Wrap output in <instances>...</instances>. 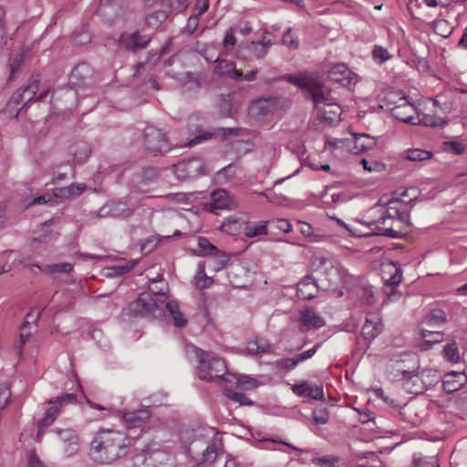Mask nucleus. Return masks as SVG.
Wrapping results in <instances>:
<instances>
[{
    "mask_svg": "<svg viewBox=\"0 0 467 467\" xmlns=\"http://www.w3.org/2000/svg\"><path fill=\"white\" fill-rule=\"evenodd\" d=\"M165 307L172 317L173 325L177 327H184L187 325V319L183 313L180 310L176 301L170 300L166 303Z\"/></svg>",
    "mask_w": 467,
    "mask_h": 467,
    "instance_id": "nucleus-32",
    "label": "nucleus"
},
{
    "mask_svg": "<svg viewBox=\"0 0 467 467\" xmlns=\"http://www.w3.org/2000/svg\"><path fill=\"white\" fill-rule=\"evenodd\" d=\"M224 395L231 400L236 401L241 405H250L252 401L243 393L235 392L231 389H224Z\"/></svg>",
    "mask_w": 467,
    "mask_h": 467,
    "instance_id": "nucleus-51",
    "label": "nucleus"
},
{
    "mask_svg": "<svg viewBox=\"0 0 467 467\" xmlns=\"http://www.w3.org/2000/svg\"><path fill=\"white\" fill-rule=\"evenodd\" d=\"M243 223L240 219L235 217H228L224 219L220 226L222 232L229 235H237L242 231Z\"/></svg>",
    "mask_w": 467,
    "mask_h": 467,
    "instance_id": "nucleus-39",
    "label": "nucleus"
},
{
    "mask_svg": "<svg viewBox=\"0 0 467 467\" xmlns=\"http://www.w3.org/2000/svg\"><path fill=\"white\" fill-rule=\"evenodd\" d=\"M416 124H422L431 128L441 127L446 123L442 118L431 114H422L421 116L416 117Z\"/></svg>",
    "mask_w": 467,
    "mask_h": 467,
    "instance_id": "nucleus-43",
    "label": "nucleus"
},
{
    "mask_svg": "<svg viewBox=\"0 0 467 467\" xmlns=\"http://www.w3.org/2000/svg\"><path fill=\"white\" fill-rule=\"evenodd\" d=\"M465 380L466 377L464 374L455 372L448 373L445 375L443 380V389L448 393L454 392L462 386Z\"/></svg>",
    "mask_w": 467,
    "mask_h": 467,
    "instance_id": "nucleus-29",
    "label": "nucleus"
},
{
    "mask_svg": "<svg viewBox=\"0 0 467 467\" xmlns=\"http://www.w3.org/2000/svg\"><path fill=\"white\" fill-rule=\"evenodd\" d=\"M321 269L320 273L327 276V282L332 285L336 284L338 277V270L333 266L330 260L320 258Z\"/></svg>",
    "mask_w": 467,
    "mask_h": 467,
    "instance_id": "nucleus-41",
    "label": "nucleus"
},
{
    "mask_svg": "<svg viewBox=\"0 0 467 467\" xmlns=\"http://www.w3.org/2000/svg\"><path fill=\"white\" fill-rule=\"evenodd\" d=\"M445 147L447 150H450L454 154H462L465 150L462 143L454 140L445 142Z\"/></svg>",
    "mask_w": 467,
    "mask_h": 467,
    "instance_id": "nucleus-61",
    "label": "nucleus"
},
{
    "mask_svg": "<svg viewBox=\"0 0 467 467\" xmlns=\"http://www.w3.org/2000/svg\"><path fill=\"white\" fill-rule=\"evenodd\" d=\"M77 402V395L73 393H66L62 394L59 397H57L55 400H50L48 404H56L57 407H62L63 405L74 404Z\"/></svg>",
    "mask_w": 467,
    "mask_h": 467,
    "instance_id": "nucleus-50",
    "label": "nucleus"
},
{
    "mask_svg": "<svg viewBox=\"0 0 467 467\" xmlns=\"http://www.w3.org/2000/svg\"><path fill=\"white\" fill-rule=\"evenodd\" d=\"M380 329L381 323L379 318L370 319L367 317L361 329V335L365 339L372 340L379 334Z\"/></svg>",
    "mask_w": 467,
    "mask_h": 467,
    "instance_id": "nucleus-30",
    "label": "nucleus"
},
{
    "mask_svg": "<svg viewBox=\"0 0 467 467\" xmlns=\"http://www.w3.org/2000/svg\"><path fill=\"white\" fill-rule=\"evenodd\" d=\"M361 299L368 306H372L376 302L375 294L372 286H364L361 289Z\"/></svg>",
    "mask_w": 467,
    "mask_h": 467,
    "instance_id": "nucleus-56",
    "label": "nucleus"
},
{
    "mask_svg": "<svg viewBox=\"0 0 467 467\" xmlns=\"http://www.w3.org/2000/svg\"><path fill=\"white\" fill-rule=\"evenodd\" d=\"M173 172L180 180H191L206 173V166L202 159L192 158L173 165Z\"/></svg>",
    "mask_w": 467,
    "mask_h": 467,
    "instance_id": "nucleus-8",
    "label": "nucleus"
},
{
    "mask_svg": "<svg viewBox=\"0 0 467 467\" xmlns=\"http://www.w3.org/2000/svg\"><path fill=\"white\" fill-rule=\"evenodd\" d=\"M130 440L119 431L103 430L99 431L90 443V451L101 463L109 464L125 456L130 449Z\"/></svg>",
    "mask_w": 467,
    "mask_h": 467,
    "instance_id": "nucleus-2",
    "label": "nucleus"
},
{
    "mask_svg": "<svg viewBox=\"0 0 467 467\" xmlns=\"http://www.w3.org/2000/svg\"><path fill=\"white\" fill-rule=\"evenodd\" d=\"M168 16L169 11L158 10L149 14L145 18V22L148 26L151 28H158L168 18Z\"/></svg>",
    "mask_w": 467,
    "mask_h": 467,
    "instance_id": "nucleus-42",
    "label": "nucleus"
},
{
    "mask_svg": "<svg viewBox=\"0 0 467 467\" xmlns=\"http://www.w3.org/2000/svg\"><path fill=\"white\" fill-rule=\"evenodd\" d=\"M320 346H321V344L318 343L314 348L307 349V350L293 357L295 361H296V364L298 365L299 363L312 358L317 353V351L320 348Z\"/></svg>",
    "mask_w": 467,
    "mask_h": 467,
    "instance_id": "nucleus-57",
    "label": "nucleus"
},
{
    "mask_svg": "<svg viewBox=\"0 0 467 467\" xmlns=\"http://www.w3.org/2000/svg\"><path fill=\"white\" fill-rule=\"evenodd\" d=\"M171 462L172 457L168 451L154 445L134 457L133 467H167Z\"/></svg>",
    "mask_w": 467,
    "mask_h": 467,
    "instance_id": "nucleus-5",
    "label": "nucleus"
},
{
    "mask_svg": "<svg viewBox=\"0 0 467 467\" xmlns=\"http://www.w3.org/2000/svg\"><path fill=\"white\" fill-rule=\"evenodd\" d=\"M369 226H374L372 230L376 235H384L391 238H400L404 234L400 224L395 221L388 220L387 217L379 215V217L370 223Z\"/></svg>",
    "mask_w": 467,
    "mask_h": 467,
    "instance_id": "nucleus-9",
    "label": "nucleus"
},
{
    "mask_svg": "<svg viewBox=\"0 0 467 467\" xmlns=\"http://www.w3.org/2000/svg\"><path fill=\"white\" fill-rule=\"evenodd\" d=\"M132 214V210L130 209L127 203L123 202H109L103 205L97 213L99 218H127Z\"/></svg>",
    "mask_w": 467,
    "mask_h": 467,
    "instance_id": "nucleus-17",
    "label": "nucleus"
},
{
    "mask_svg": "<svg viewBox=\"0 0 467 467\" xmlns=\"http://www.w3.org/2000/svg\"><path fill=\"white\" fill-rule=\"evenodd\" d=\"M142 142L145 150L153 155L168 151L171 148L166 134L153 126L144 130Z\"/></svg>",
    "mask_w": 467,
    "mask_h": 467,
    "instance_id": "nucleus-7",
    "label": "nucleus"
},
{
    "mask_svg": "<svg viewBox=\"0 0 467 467\" xmlns=\"http://www.w3.org/2000/svg\"><path fill=\"white\" fill-rule=\"evenodd\" d=\"M135 265H136L135 260L127 262L124 265H117L112 268L113 274H111L110 275H122L131 271Z\"/></svg>",
    "mask_w": 467,
    "mask_h": 467,
    "instance_id": "nucleus-58",
    "label": "nucleus"
},
{
    "mask_svg": "<svg viewBox=\"0 0 467 467\" xmlns=\"http://www.w3.org/2000/svg\"><path fill=\"white\" fill-rule=\"evenodd\" d=\"M327 74L330 80L339 83L348 88H350L358 81L357 75L342 64H338L331 67Z\"/></svg>",
    "mask_w": 467,
    "mask_h": 467,
    "instance_id": "nucleus-16",
    "label": "nucleus"
},
{
    "mask_svg": "<svg viewBox=\"0 0 467 467\" xmlns=\"http://www.w3.org/2000/svg\"><path fill=\"white\" fill-rule=\"evenodd\" d=\"M25 266L29 267L32 271H34V268H37L39 271H44L49 274L69 273L73 268L72 265L69 263L47 265L43 268H41L37 264H25Z\"/></svg>",
    "mask_w": 467,
    "mask_h": 467,
    "instance_id": "nucleus-36",
    "label": "nucleus"
},
{
    "mask_svg": "<svg viewBox=\"0 0 467 467\" xmlns=\"http://www.w3.org/2000/svg\"><path fill=\"white\" fill-rule=\"evenodd\" d=\"M318 287L313 278L309 275L305 276L298 284L296 295L304 300H311L317 296Z\"/></svg>",
    "mask_w": 467,
    "mask_h": 467,
    "instance_id": "nucleus-23",
    "label": "nucleus"
},
{
    "mask_svg": "<svg viewBox=\"0 0 467 467\" xmlns=\"http://www.w3.org/2000/svg\"><path fill=\"white\" fill-rule=\"evenodd\" d=\"M403 203L400 200H390L385 206L380 207V215L387 217L388 220L395 221L401 224L407 216L404 211H401Z\"/></svg>",
    "mask_w": 467,
    "mask_h": 467,
    "instance_id": "nucleus-19",
    "label": "nucleus"
},
{
    "mask_svg": "<svg viewBox=\"0 0 467 467\" xmlns=\"http://www.w3.org/2000/svg\"><path fill=\"white\" fill-rule=\"evenodd\" d=\"M27 103L28 102L26 99L23 91L18 88L16 92L13 93L9 101L7 102V110L10 114L15 112V116H17L19 110L23 109Z\"/></svg>",
    "mask_w": 467,
    "mask_h": 467,
    "instance_id": "nucleus-35",
    "label": "nucleus"
},
{
    "mask_svg": "<svg viewBox=\"0 0 467 467\" xmlns=\"http://www.w3.org/2000/svg\"><path fill=\"white\" fill-rule=\"evenodd\" d=\"M292 390L295 394L303 398H312L316 400H320L324 398L323 387L309 385L307 381H302L299 384L294 385Z\"/></svg>",
    "mask_w": 467,
    "mask_h": 467,
    "instance_id": "nucleus-21",
    "label": "nucleus"
},
{
    "mask_svg": "<svg viewBox=\"0 0 467 467\" xmlns=\"http://www.w3.org/2000/svg\"><path fill=\"white\" fill-rule=\"evenodd\" d=\"M275 102L276 99L273 97L260 99L252 103L250 110L254 115H266L271 108L275 105Z\"/></svg>",
    "mask_w": 467,
    "mask_h": 467,
    "instance_id": "nucleus-34",
    "label": "nucleus"
},
{
    "mask_svg": "<svg viewBox=\"0 0 467 467\" xmlns=\"http://www.w3.org/2000/svg\"><path fill=\"white\" fill-rule=\"evenodd\" d=\"M245 351L251 356H255L261 353H272L274 351V347L266 340L255 337L247 343Z\"/></svg>",
    "mask_w": 467,
    "mask_h": 467,
    "instance_id": "nucleus-26",
    "label": "nucleus"
},
{
    "mask_svg": "<svg viewBox=\"0 0 467 467\" xmlns=\"http://www.w3.org/2000/svg\"><path fill=\"white\" fill-rule=\"evenodd\" d=\"M421 337L426 343L435 344L442 341L443 335L439 331H434L432 328L423 327L420 331Z\"/></svg>",
    "mask_w": 467,
    "mask_h": 467,
    "instance_id": "nucleus-48",
    "label": "nucleus"
},
{
    "mask_svg": "<svg viewBox=\"0 0 467 467\" xmlns=\"http://www.w3.org/2000/svg\"><path fill=\"white\" fill-rule=\"evenodd\" d=\"M150 37L146 35H140L138 32L131 34H123L120 36L121 45L131 51H137L145 48L150 43Z\"/></svg>",
    "mask_w": 467,
    "mask_h": 467,
    "instance_id": "nucleus-20",
    "label": "nucleus"
},
{
    "mask_svg": "<svg viewBox=\"0 0 467 467\" xmlns=\"http://www.w3.org/2000/svg\"><path fill=\"white\" fill-rule=\"evenodd\" d=\"M373 57L377 63H383L391 57L389 51L379 46H376L373 50Z\"/></svg>",
    "mask_w": 467,
    "mask_h": 467,
    "instance_id": "nucleus-53",
    "label": "nucleus"
},
{
    "mask_svg": "<svg viewBox=\"0 0 467 467\" xmlns=\"http://www.w3.org/2000/svg\"><path fill=\"white\" fill-rule=\"evenodd\" d=\"M275 366L278 368H284L286 370H291L295 368L297 364L295 361L294 358H281L275 361Z\"/></svg>",
    "mask_w": 467,
    "mask_h": 467,
    "instance_id": "nucleus-60",
    "label": "nucleus"
},
{
    "mask_svg": "<svg viewBox=\"0 0 467 467\" xmlns=\"http://www.w3.org/2000/svg\"><path fill=\"white\" fill-rule=\"evenodd\" d=\"M445 322V313L441 309L435 308L425 317L423 325H425L427 328H433L435 327H439L441 324H444Z\"/></svg>",
    "mask_w": 467,
    "mask_h": 467,
    "instance_id": "nucleus-38",
    "label": "nucleus"
},
{
    "mask_svg": "<svg viewBox=\"0 0 467 467\" xmlns=\"http://www.w3.org/2000/svg\"><path fill=\"white\" fill-rule=\"evenodd\" d=\"M70 152L75 163L81 164L89 157L91 149L88 142L78 141L71 146Z\"/></svg>",
    "mask_w": 467,
    "mask_h": 467,
    "instance_id": "nucleus-27",
    "label": "nucleus"
},
{
    "mask_svg": "<svg viewBox=\"0 0 467 467\" xmlns=\"http://www.w3.org/2000/svg\"><path fill=\"white\" fill-rule=\"evenodd\" d=\"M341 114V109L339 106L333 101L329 105L321 108L318 109V116L327 121V122H334L338 119L339 116Z\"/></svg>",
    "mask_w": 467,
    "mask_h": 467,
    "instance_id": "nucleus-37",
    "label": "nucleus"
},
{
    "mask_svg": "<svg viewBox=\"0 0 467 467\" xmlns=\"http://www.w3.org/2000/svg\"><path fill=\"white\" fill-rule=\"evenodd\" d=\"M23 62L24 57L21 54L17 55L16 57L12 59L10 64V79L15 78L16 74L19 71L21 66L23 65Z\"/></svg>",
    "mask_w": 467,
    "mask_h": 467,
    "instance_id": "nucleus-59",
    "label": "nucleus"
},
{
    "mask_svg": "<svg viewBox=\"0 0 467 467\" xmlns=\"http://www.w3.org/2000/svg\"><path fill=\"white\" fill-rule=\"evenodd\" d=\"M353 143L354 145L350 148V150L354 154H358L367 150L372 149L376 145V140L369 135L362 133L355 136Z\"/></svg>",
    "mask_w": 467,
    "mask_h": 467,
    "instance_id": "nucleus-28",
    "label": "nucleus"
},
{
    "mask_svg": "<svg viewBox=\"0 0 467 467\" xmlns=\"http://www.w3.org/2000/svg\"><path fill=\"white\" fill-rule=\"evenodd\" d=\"M209 210L215 213L216 210H233L237 207V202L224 189H217L211 193Z\"/></svg>",
    "mask_w": 467,
    "mask_h": 467,
    "instance_id": "nucleus-12",
    "label": "nucleus"
},
{
    "mask_svg": "<svg viewBox=\"0 0 467 467\" xmlns=\"http://www.w3.org/2000/svg\"><path fill=\"white\" fill-rule=\"evenodd\" d=\"M86 188L84 183H72L67 187L57 189L55 195L61 198L76 197L83 193Z\"/></svg>",
    "mask_w": 467,
    "mask_h": 467,
    "instance_id": "nucleus-40",
    "label": "nucleus"
},
{
    "mask_svg": "<svg viewBox=\"0 0 467 467\" xmlns=\"http://www.w3.org/2000/svg\"><path fill=\"white\" fill-rule=\"evenodd\" d=\"M198 24H199V16L198 15L191 16L188 19L187 30L191 34L193 33L194 30L197 28Z\"/></svg>",
    "mask_w": 467,
    "mask_h": 467,
    "instance_id": "nucleus-64",
    "label": "nucleus"
},
{
    "mask_svg": "<svg viewBox=\"0 0 467 467\" xmlns=\"http://www.w3.org/2000/svg\"><path fill=\"white\" fill-rule=\"evenodd\" d=\"M51 405L52 406L46 410L43 419L38 423V437H40L45 430L56 420L59 414V407H57L56 404Z\"/></svg>",
    "mask_w": 467,
    "mask_h": 467,
    "instance_id": "nucleus-33",
    "label": "nucleus"
},
{
    "mask_svg": "<svg viewBox=\"0 0 467 467\" xmlns=\"http://www.w3.org/2000/svg\"><path fill=\"white\" fill-rule=\"evenodd\" d=\"M328 419L329 416L326 408L317 409L313 411V420L316 424L324 425L327 423Z\"/></svg>",
    "mask_w": 467,
    "mask_h": 467,
    "instance_id": "nucleus-55",
    "label": "nucleus"
},
{
    "mask_svg": "<svg viewBox=\"0 0 467 467\" xmlns=\"http://www.w3.org/2000/svg\"><path fill=\"white\" fill-rule=\"evenodd\" d=\"M432 156L431 151L420 149H411L405 152V158L410 161H422L431 159Z\"/></svg>",
    "mask_w": 467,
    "mask_h": 467,
    "instance_id": "nucleus-44",
    "label": "nucleus"
},
{
    "mask_svg": "<svg viewBox=\"0 0 467 467\" xmlns=\"http://www.w3.org/2000/svg\"><path fill=\"white\" fill-rule=\"evenodd\" d=\"M389 110L392 115L399 120L405 123L416 124V118L414 113L416 111L413 104L408 101L405 96H400L398 93H389L387 97Z\"/></svg>",
    "mask_w": 467,
    "mask_h": 467,
    "instance_id": "nucleus-6",
    "label": "nucleus"
},
{
    "mask_svg": "<svg viewBox=\"0 0 467 467\" xmlns=\"http://www.w3.org/2000/svg\"><path fill=\"white\" fill-rule=\"evenodd\" d=\"M215 67L213 73L220 77H228L230 78L241 81L243 79V73L235 69V64L229 62L226 59L215 60Z\"/></svg>",
    "mask_w": 467,
    "mask_h": 467,
    "instance_id": "nucleus-22",
    "label": "nucleus"
},
{
    "mask_svg": "<svg viewBox=\"0 0 467 467\" xmlns=\"http://www.w3.org/2000/svg\"><path fill=\"white\" fill-rule=\"evenodd\" d=\"M271 46L270 40L264 39L258 42H252L245 47L248 52V59H260L263 58L268 51V47Z\"/></svg>",
    "mask_w": 467,
    "mask_h": 467,
    "instance_id": "nucleus-25",
    "label": "nucleus"
},
{
    "mask_svg": "<svg viewBox=\"0 0 467 467\" xmlns=\"http://www.w3.org/2000/svg\"><path fill=\"white\" fill-rule=\"evenodd\" d=\"M198 246L202 255H211L217 269L223 268L228 262L227 254L220 251L214 244L205 237L198 238Z\"/></svg>",
    "mask_w": 467,
    "mask_h": 467,
    "instance_id": "nucleus-15",
    "label": "nucleus"
},
{
    "mask_svg": "<svg viewBox=\"0 0 467 467\" xmlns=\"http://www.w3.org/2000/svg\"><path fill=\"white\" fill-rule=\"evenodd\" d=\"M282 42L285 46H286L292 49H296L299 47L298 38L292 32L291 29H287L284 33Z\"/></svg>",
    "mask_w": 467,
    "mask_h": 467,
    "instance_id": "nucleus-52",
    "label": "nucleus"
},
{
    "mask_svg": "<svg viewBox=\"0 0 467 467\" xmlns=\"http://www.w3.org/2000/svg\"><path fill=\"white\" fill-rule=\"evenodd\" d=\"M69 79L77 87L90 86L94 82V70L89 65L79 63L72 69Z\"/></svg>",
    "mask_w": 467,
    "mask_h": 467,
    "instance_id": "nucleus-13",
    "label": "nucleus"
},
{
    "mask_svg": "<svg viewBox=\"0 0 467 467\" xmlns=\"http://www.w3.org/2000/svg\"><path fill=\"white\" fill-rule=\"evenodd\" d=\"M244 234L248 238L267 234V222H260L254 225H246Z\"/></svg>",
    "mask_w": 467,
    "mask_h": 467,
    "instance_id": "nucleus-45",
    "label": "nucleus"
},
{
    "mask_svg": "<svg viewBox=\"0 0 467 467\" xmlns=\"http://www.w3.org/2000/svg\"><path fill=\"white\" fill-rule=\"evenodd\" d=\"M171 78L179 80L183 86H189V88H199L201 87V77L199 75H195L190 72L184 73H171L168 72Z\"/></svg>",
    "mask_w": 467,
    "mask_h": 467,
    "instance_id": "nucleus-31",
    "label": "nucleus"
},
{
    "mask_svg": "<svg viewBox=\"0 0 467 467\" xmlns=\"http://www.w3.org/2000/svg\"><path fill=\"white\" fill-rule=\"evenodd\" d=\"M181 439L186 453L199 464L213 462L223 451V436L213 428L185 429Z\"/></svg>",
    "mask_w": 467,
    "mask_h": 467,
    "instance_id": "nucleus-1",
    "label": "nucleus"
},
{
    "mask_svg": "<svg viewBox=\"0 0 467 467\" xmlns=\"http://www.w3.org/2000/svg\"><path fill=\"white\" fill-rule=\"evenodd\" d=\"M55 432L59 436L62 451L66 457H71L78 451L80 439L76 431L56 429Z\"/></svg>",
    "mask_w": 467,
    "mask_h": 467,
    "instance_id": "nucleus-11",
    "label": "nucleus"
},
{
    "mask_svg": "<svg viewBox=\"0 0 467 467\" xmlns=\"http://www.w3.org/2000/svg\"><path fill=\"white\" fill-rule=\"evenodd\" d=\"M361 164L363 168L368 171H376L380 172L385 170V164L377 161H368L366 159L361 160Z\"/></svg>",
    "mask_w": 467,
    "mask_h": 467,
    "instance_id": "nucleus-54",
    "label": "nucleus"
},
{
    "mask_svg": "<svg viewBox=\"0 0 467 467\" xmlns=\"http://www.w3.org/2000/svg\"><path fill=\"white\" fill-rule=\"evenodd\" d=\"M299 321L306 329H318L326 325L325 319L317 315L313 308L302 310Z\"/></svg>",
    "mask_w": 467,
    "mask_h": 467,
    "instance_id": "nucleus-24",
    "label": "nucleus"
},
{
    "mask_svg": "<svg viewBox=\"0 0 467 467\" xmlns=\"http://www.w3.org/2000/svg\"><path fill=\"white\" fill-rule=\"evenodd\" d=\"M40 76L38 74H34L29 78L28 82L20 88L21 91H23L24 96L27 102L31 101H40L44 98H46L49 92L48 89L42 90L37 96L36 93L40 88Z\"/></svg>",
    "mask_w": 467,
    "mask_h": 467,
    "instance_id": "nucleus-18",
    "label": "nucleus"
},
{
    "mask_svg": "<svg viewBox=\"0 0 467 467\" xmlns=\"http://www.w3.org/2000/svg\"><path fill=\"white\" fill-rule=\"evenodd\" d=\"M150 417L151 412L148 408L121 412V418L128 429H142Z\"/></svg>",
    "mask_w": 467,
    "mask_h": 467,
    "instance_id": "nucleus-14",
    "label": "nucleus"
},
{
    "mask_svg": "<svg viewBox=\"0 0 467 467\" xmlns=\"http://www.w3.org/2000/svg\"><path fill=\"white\" fill-rule=\"evenodd\" d=\"M199 358V378L207 381L232 382L235 375L226 372L224 361L202 349L196 350Z\"/></svg>",
    "mask_w": 467,
    "mask_h": 467,
    "instance_id": "nucleus-4",
    "label": "nucleus"
},
{
    "mask_svg": "<svg viewBox=\"0 0 467 467\" xmlns=\"http://www.w3.org/2000/svg\"><path fill=\"white\" fill-rule=\"evenodd\" d=\"M443 356L444 358L451 362V363H458L460 361V352L457 347V344L455 342H451L450 344H447L443 348Z\"/></svg>",
    "mask_w": 467,
    "mask_h": 467,
    "instance_id": "nucleus-47",
    "label": "nucleus"
},
{
    "mask_svg": "<svg viewBox=\"0 0 467 467\" xmlns=\"http://www.w3.org/2000/svg\"><path fill=\"white\" fill-rule=\"evenodd\" d=\"M130 310L135 313V316H141L145 317H153L161 308L149 295L142 293L139 297L130 304Z\"/></svg>",
    "mask_w": 467,
    "mask_h": 467,
    "instance_id": "nucleus-10",
    "label": "nucleus"
},
{
    "mask_svg": "<svg viewBox=\"0 0 467 467\" xmlns=\"http://www.w3.org/2000/svg\"><path fill=\"white\" fill-rule=\"evenodd\" d=\"M232 382H234L235 385L244 390L254 389L257 387L256 379L250 378L248 376H236L235 378H231Z\"/></svg>",
    "mask_w": 467,
    "mask_h": 467,
    "instance_id": "nucleus-46",
    "label": "nucleus"
},
{
    "mask_svg": "<svg viewBox=\"0 0 467 467\" xmlns=\"http://www.w3.org/2000/svg\"><path fill=\"white\" fill-rule=\"evenodd\" d=\"M336 462H337V459L331 458L329 456H324V457H320V458H314L312 460V462L317 464V465H325V466H327V467H332L335 464Z\"/></svg>",
    "mask_w": 467,
    "mask_h": 467,
    "instance_id": "nucleus-62",
    "label": "nucleus"
},
{
    "mask_svg": "<svg viewBox=\"0 0 467 467\" xmlns=\"http://www.w3.org/2000/svg\"><path fill=\"white\" fill-rule=\"evenodd\" d=\"M283 78L301 89L307 91L317 110L334 101L329 91L324 88L320 80L312 73L304 72L297 75H288L283 77Z\"/></svg>",
    "mask_w": 467,
    "mask_h": 467,
    "instance_id": "nucleus-3",
    "label": "nucleus"
},
{
    "mask_svg": "<svg viewBox=\"0 0 467 467\" xmlns=\"http://www.w3.org/2000/svg\"><path fill=\"white\" fill-rule=\"evenodd\" d=\"M213 283V279L208 277L204 272V265L199 264V271L195 276V284L198 288L204 289L209 287Z\"/></svg>",
    "mask_w": 467,
    "mask_h": 467,
    "instance_id": "nucleus-49",
    "label": "nucleus"
},
{
    "mask_svg": "<svg viewBox=\"0 0 467 467\" xmlns=\"http://www.w3.org/2000/svg\"><path fill=\"white\" fill-rule=\"evenodd\" d=\"M10 396L11 393L6 387H0V410L6 406Z\"/></svg>",
    "mask_w": 467,
    "mask_h": 467,
    "instance_id": "nucleus-63",
    "label": "nucleus"
}]
</instances>
